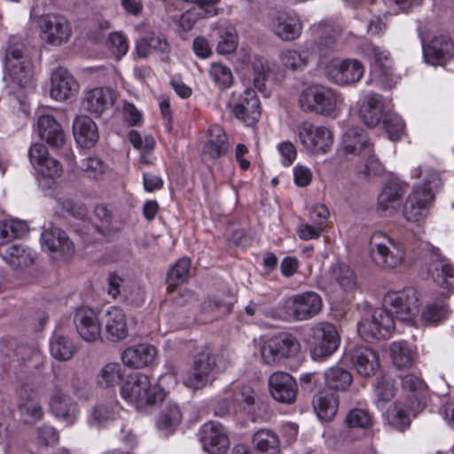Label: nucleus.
<instances>
[{"label": "nucleus", "mask_w": 454, "mask_h": 454, "mask_svg": "<svg viewBox=\"0 0 454 454\" xmlns=\"http://www.w3.org/2000/svg\"><path fill=\"white\" fill-rule=\"evenodd\" d=\"M28 227L25 222L19 220H9L0 222V247L12 240L14 238L21 237L27 232Z\"/></svg>", "instance_id": "47"}, {"label": "nucleus", "mask_w": 454, "mask_h": 454, "mask_svg": "<svg viewBox=\"0 0 454 454\" xmlns=\"http://www.w3.org/2000/svg\"><path fill=\"white\" fill-rule=\"evenodd\" d=\"M310 342L314 358L325 357L336 351L340 336L336 327L330 323L321 322L310 329Z\"/></svg>", "instance_id": "13"}, {"label": "nucleus", "mask_w": 454, "mask_h": 454, "mask_svg": "<svg viewBox=\"0 0 454 454\" xmlns=\"http://www.w3.org/2000/svg\"><path fill=\"white\" fill-rule=\"evenodd\" d=\"M236 401L246 405V408L250 411L254 410L256 404L257 395L254 390L249 386H243L235 393Z\"/></svg>", "instance_id": "64"}, {"label": "nucleus", "mask_w": 454, "mask_h": 454, "mask_svg": "<svg viewBox=\"0 0 454 454\" xmlns=\"http://www.w3.org/2000/svg\"><path fill=\"white\" fill-rule=\"evenodd\" d=\"M50 409L52 414L67 426L74 425L79 416V407L70 396L56 387L50 398Z\"/></svg>", "instance_id": "22"}, {"label": "nucleus", "mask_w": 454, "mask_h": 454, "mask_svg": "<svg viewBox=\"0 0 454 454\" xmlns=\"http://www.w3.org/2000/svg\"><path fill=\"white\" fill-rule=\"evenodd\" d=\"M382 122L391 140L400 138L404 129L403 121L400 116L395 114H386Z\"/></svg>", "instance_id": "57"}, {"label": "nucleus", "mask_w": 454, "mask_h": 454, "mask_svg": "<svg viewBox=\"0 0 454 454\" xmlns=\"http://www.w3.org/2000/svg\"><path fill=\"white\" fill-rule=\"evenodd\" d=\"M369 255L375 265L383 270H394L403 264L406 248L403 242L377 231L369 242Z\"/></svg>", "instance_id": "3"}, {"label": "nucleus", "mask_w": 454, "mask_h": 454, "mask_svg": "<svg viewBox=\"0 0 454 454\" xmlns=\"http://www.w3.org/2000/svg\"><path fill=\"white\" fill-rule=\"evenodd\" d=\"M219 42L216 51L220 54H230L238 47V36L236 30L231 26L220 27L217 28Z\"/></svg>", "instance_id": "50"}, {"label": "nucleus", "mask_w": 454, "mask_h": 454, "mask_svg": "<svg viewBox=\"0 0 454 454\" xmlns=\"http://www.w3.org/2000/svg\"><path fill=\"white\" fill-rule=\"evenodd\" d=\"M313 30L317 35L314 47L320 51L333 49L342 32L340 26L326 22L314 26Z\"/></svg>", "instance_id": "36"}, {"label": "nucleus", "mask_w": 454, "mask_h": 454, "mask_svg": "<svg viewBox=\"0 0 454 454\" xmlns=\"http://www.w3.org/2000/svg\"><path fill=\"white\" fill-rule=\"evenodd\" d=\"M390 356L394 365L398 369H410L415 359L414 351L403 340L395 341L391 344Z\"/></svg>", "instance_id": "42"}, {"label": "nucleus", "mask_w": 454, "mask_h": 454, "mask_svg": "<svg viewBox=\"0 0 454 454\" xmlns=\"http://www.w3.org/2000/svg\"><path fill=\"white\" fill-rule=\"evenodd\" d=\"M433 263L431 268L434 281L442 287L449 288L451 285L450 279L454 278V267L448 259L442 257L438 250L433 253Z\"/></svg>", "instance_id": "38"}, {"label": "nucleus", "mask_w": 454, "mask_h": 454, "mask_svg": "<svg viewBox=\"0 0 454 454\" xmlns=\"http://www.w3.org/2000/svg\"><path fill=\"white\" fill-rule=\"evenodd\" d=\"M339 102L340 96L332 88L312 84L301 92L298 106L303 112L329 116L335 112Z\"/></svg>", "instance_id": "4"}, {"label": "nucleus", "mask_w": 454, "mask_h": 454, "mask_svg": "<svg viewBox=\"0 0 454 454\" xmlns=\"http://www.w3.org/2000/svg\"><path fill=\"white\" fill-rule=\"evenodd\" d=\"M119 411L120 406L115 399L99 403L90 410L88 423L91 427H100L105 423L115 419Z\"/></svg>", "instance_id": "37"}, {"label": "nucleus", "mask_w": 454, "mask_h": 454, "mask_svg": "<svg viewBox=\"0 0 454 454\" xmlns=\"http://www.w3.org/2000/svg\"><path fill=\"white\" fill-rule=\"evenodd\" d=\"M41 243L43 249L57 259H67L74 254V245L67 232L53 223L43 227Z\"/></svg>", "instance_id": "14"}, {"label": "nucleus", "mask_w": 454, "mask_h": 454, "mask_svg": "<svg viewBox=\"0 0 454 454\" xmlns=\"http://www.w3.org/2000/svg\"><path fill=\"white\" fill-rule=\"evenodd\" d=\"M253 444L261 454H279L280 441L278 434L270 429H260L253 435Z\"/></svg>", "instance_id": "40"}, {"label": "nucleus", "mask_w": 454, "mask_h": 454, "mask_svg": "<svg viewBox=\"0 0 454 454\" xmlns=\"http://www.w3.org/2000/svg\"><path fill=\"white\" fill-rule=\"evenodd\" d=\"M284 307L294 320H309L320 312L322 299L317 293L308 291L288 297L285 300Z\"/></svg>", "instance_id": "10"}, {"label": "nucleus", "mask_w": 454, "mask_h": 454, "mask_svg": "<svg viewBox=\"0 0 454 454\" xmlns=\"http://www.w3.org/2000/svg\"><path fill=\"white\" fill-rule=\"evenodd\" d=\"M182 413L176 404L166 406L160 413L157 427L166 435L171 434L180 424Z\"/></svg>", "instance_id": "45"}, {"label": "nucleus", "mask_w": 454, "mask_h": 454, "mask_svg": "<svg viewBox=\"0 0 454 454\" xmlns=\"http://www.w3.org/2000/svg\"><path fill=\"white\" fill-rule=\"evenodd\" d=\"M339 152L347 159H352L372 153L373 145L361 128L355 127L348 129L343 135Z\"/></svg>", "instance_id": "21"}, {"label": "nucleus", "mask_w": 454, "mask_h": 454, "mask_svg": "<svg viewBox=\"0 0 454 454\" xmlns=\"http://www.w3.org/2000/svg\"><path fill=\"white\" fill-rule=\"evenodd\" d=\"M115 102L114 91L108 87H98L84 92L82 107L88 113L99 117Z\"/></svg>", "instance_id": "24"}, {"label": "nucleus", "mask_w": 454, "mask_h": 454, "mask_svg": "<svg viewBox=\"0 0 454 454\" xmlns=\"http://www.w3.org/2000/svg\"><path fill=\"white\" fill-rule=\"evenodd\" d=\"M395 329L392 317L380 309H374L370 317L358 324V333L366 341L385 339Z\"/></svg>", "instance_id": "15"}, {"label": "nucleus", "mask_w": 454, "mask_h": 454, "mask_svg": "<svg viewBox=\"0 0 454 454\" xmlns=\"http://www.w3.org/2000/svg\"><path fill=\"white\" fill-rule=\"evenodd\" d=\"M210 76L215 83L221 89H226L232 83V74L229 67L221 64H213Z\"/></svg>", "instance_id": "58"}, {"label": "nucleus", "mask_w": 454, "mask_h": 454, "mask_svg": "<svg viewBox=\"0 0 454 454\" xmlns=\"http://www.w3.org/2000/svg\"><path fill=\"white\" fill-rule=\"evenodd\" d=\"M37 440L43 446H55L59 442V433L52 426L43 425L37 429Z\"/></svg>", "instance_id": "61"}, {"label": "nucleus", "mask_w": 454, "mask_h": 454, "mask_svg": "<svg viewBox=\"0 0 454 454\" xmlns=\"http://www.w3.org/2000/svg\"><path fill=\"white\" fill-rule=\"evenodd\" d=\"M107 46L110 51L120 59L123 57L129 49L126 37L118 32L111 33L108 36Z\"/></svg>", "instance_id": "59"}, {"label": "nucleus", "mask_w": 454, "mask_h": 454, "mask_svg": "<svg viewBox=\"0 0 454 454\" xmlns=\"http://www.w3.org/2000/svg\"><path fill=\"white\" fill-rule=\"evenodd\" d=\"M324 376L325 386L336 391H346L353 381L350 372L338 365L328 368Z\"/></svg>", "instance_id": "39"}, {"label": "nucleus", "mask_w": 454, "mask_h": 454, "mask_svg": "<svg viewBox=\"0 0 454 454\" xmlns=\"http://www.w3.org/2000/svg\"><path fill=\"white\" fill-rule=\"evenodd\" d=\"M191 262L188 258H181L177 262L168 270L167 275V283L168 284V291L170 292V287L176 286L184 283L189 274Z\"/></svg>", "instance_id": "51"}, {"label": "nucleus", "mask_w": 454, "mask_h": 454, "mask_svg": "<svg viewBox=\"0 0 454 454\" xmlns=\"http://www.w3.org/2000/svg\"><path fill=\"white\" fill-rule=\"evenodd\" d=\"M74 136L82 147L93 145L98 139L97 125L86 115L78 116L73 123Z\"/></svg>", "instance_id": "35"}, {"label": "nucleus", "mask_w": 454, "mask_h": 454, "mask_svg": "<svg viewBox=\"0 0 454 454\" xmlns=\"http://www.w3.org/2000/svg\"><path fill=\"white\" fill-rule=\"evenodd\" d=\"M0 256L12 270H23L35 262V253L23 244H12L1 248Z\"/></svg>", "instance_id": "29"}, {"label": "nucleus", "mask_w": 454, "mask_h": 454, "mask_svg": "<svg viewBox=\"0 0 454 454\" xmlns=\"http://www.w3.org/2000/svg\"><path fill=\"white\" fill-rule=\"evenodd\" d=\"M441 186V179L437 172L427 170L422 185H418L408 196L403 214L409 222H419L427 214L428 207L434 199V192Z\"/></svg>", "instance_id": "2"}, {"label": "nucleus", "mask_w": 454, "mask_h": 454, "mask_svg": "<svg viewBox=\"0 0 454 454\" xmlns=\"http://www.w3.org/2000/svg\"><path fill=\"white\" fill-rule=\"evenodd\" d=\"M199 439L202 449L208 454H224L230 440L224 427L218 422L205 423L199 430Z\"/></svg>", "instance_id": "18"}, {"label": "nucleus", "mask_w": 454, "mask_h": 454, "mask_svg": "<svg viewBox=\"0 0 454 454\" xmlns=\"http://www.w3.org/2000/svg\"><path fill=\"white\" fill-rule=\"evenodd\" d=\"M50 350L56 359L67 361L74 356L75 348L67 337L55 333L50 341Z\"/></svg>", "instance_id": "46"}, {"label": "nucleus", "mask_w": 454, "mask_h": 454, "mask_svg": "<svg viewBox=\"0 0 454 454\" xmlns=\"http://www.w3.org/2000/svg\"><path fill=\"white\" fill-rule=\"evenodd\" d=\"M383 109L384 103L380 95H368L359 110L361 121L369 128L376 127L381 120L383 121Z\"/></svg>", "instance_id": "34"}, {"label": "nucleus", "mask_w": 454, "mask_h": 454, "mask_svg": "<svg viewBox=\"0 0 454 454\" xmlns=\"http://www.w3.org/2000/svg\"><path fill=\"white\" fill-rule=\"evenodd\" d=\"M35 170L44 177L56 178L59 177L63 173V168L60 162L48 156L43 163L36 167Z\"/></svg>", "instance_id": "60"}, {"label": "nucleus", "mask_w": 454, "mask_h": 454, "mask_svg": "<svg viewBox=\"0 0 454 454\" xmlns=\"http://www.w3.org/2000/svg\"><path fill=\"white\" fill-rule=\"evenodd\" d=\"M373 59L375 65L380 69L382 82L391 88L397 82V79L392 73V65L389 57L379 48H372Z\"/></svg>", "instance_id": "49"}, {"label": "nucleus", "mask_w": 454, "mask_h": 454, "mask_svg": "<svg viewBox=\"0 0 454 454\" xmlns=\"http://www.w3.org/2000/svg\"><path fill=\"white\" fill-rule=\"evenodd\" d=\"M301 349L297 338L287 333L262 340L259 344L261 358L265 364L276 366L295 356Z\"/></svg>", "instance_id": "5"}, {"label": "nucleus", "mask_w": 454, "mask_h": 454, "mask_svg": "<svg viewBox=\"0 0 454 454\" xmlns=\"http://www.w3.org/2000/svg\"><path fill=\"white\" fill-rule=\"evenodd\" d=\"M74 323L79 336L87 342H95L101 337V323L95 310L89 307L76 309Z\"/></svg>", "instance_id": "19"}, {"label": "nucleus", "mask_w": 454, "mask_h": 454, "mask_svg": "<svg viewBox=\"0 0 454 454\" xmlns=\"http://www.w3.org/2000/svg\"><path fill=\"white\" fill-rule=\"evenodd\" d=\"M406 190L405 184L396 181L387 183L378 196V210L386 216L392 215L397 211Z\"/></svg>", "instance_id": "27"}, {"label": "nucleus", "mask_w": 454, "mask_h": 454, "mask_svg": "<svg viewBox=\"0 0 454 454\" xmlns=\"http://www.w3.org/2000/svg\"><path fill=\"white\" fill-rule=\"evenodd\" d=\"M81 171L90 179H101L110 172L109 166L97 156H90L82 160Z\"/></svg>", "instance_id": "48"}, {"label": "nucleus", "mask_w": 454, "mask_h": 454, "mask_svg": "<svg viewBox=\"0 0 454 454\" xmlns=\"http://www.w3.org/2000/svg\"><path fill=\"white\" fill-rule=\"evenodd\" d=\"M42 40L52 46L67 43L72 35V26L67 19L57 13H47L36 19Z\"/></svg>", "instance_id": "9"}, {"label": "nucleus", "mask_w": 454, "mask_h": 454, "mask_svg": "<svg viewBox=\"0 0 454 454\" xmlns=\"http://www.w3.org/2000/svg\"><path fill=\"white\" fill-rule=\"evenodd\" d=\"M37 129L40 137L45 140L51 147H61L66 136L61 125L55 118L49 114H43L37 121Z\"/></svg>", "instance_id": "31"}, {"label": "nucleus", "mask_w": 454, "mask_h": 454, "mask_svg": "<svg viewBox=\"0 0 454 454\" xmlns=\"http://www.w3.org/2000/svg\"><path fill=\"white\" fill-rule=\"evenodd\" d=\"M124 369L120 363L106 364L97 375L98 384L105 388L114 387L121 383L124 377Z\"/></svg>", "instance_id": "41"}, {"label": "nucleus", "mask_w": 454, "mask_h": 454, "mask_svg": "<svg viewBox=\"0 0 454 454\" xmlns=\"http://www.w3.org/2000/svg\"><path fill=\"white\" fill-rule=\"evenodd\" d=\"M390 315L392 318L411 321L419 312V300L416 291L404 288L402 291L388 292L383 298V308H380Z\"/></svg>", "instance_id": "7"}, {"label": "nucleus", "mask_w": 454, "mask_h": 454, "mask_svg": "<svg viewBox=\"0 0 454 454\" xmlns=\"http://www.w3.org/2000/svg\"><path fill=\"white\" fill-rule=\"evenodd\" d=\"M395 390L393 379L386 376H380L377 379L375 391L379 402H389L395 396Z\"/></svg>", "instance_id": "56"}, {"label": "nucleus", "mask_w": 454, "mask_h": 454, "mask_svg": "<svg viewBox=\"0 0 454 454\" xmlns=\"http://www.w3.org/2000/svg\"><path fill=\"white\" fill-rule=\"evenodd\" d=\"M448 314V309L442 301L429 302L422 311V318L428 323H438Z\"/></svg>", "instance_id": "55"}, {"label": "nucleus", "mask_w": 454, "mask_h": 454, "mask_svg": "<svg viewBox=\"0 0 454 454\" xmlns=\"http://www.w3.org/2000/svg\"><path fill=\"white\" fill-rule=\"evenodd\" d=\"M411 413L407 409L406 404L398 403L388 410V419L392 427L397 429L406 428L410 423Z\"/></svg>", "instance_id": "52"}, {"label": "nucleus", "mask_w": 454, "mask_h": 454, "mask_svg": "<svg viewBox=\"0 0 454 454\" xmlns=\"http://www.w3.org/2000/svg\"><path fill=\"white\" fill-rule=\"evenodd\" d=\"M254 70V85L260 90L263 91L265 89V81L267 80L270 68L267 62L258 60L253 64Z\"/></svg>", "instance_id": "62"}, {"label": "nucleus", "mask_w": 454, "mask_h": 454, "mask_svg": "<svg viewBox=\"0 0 454 454\" xmlns=\"http://www.w3.org/2000/svg\"><path fill=\"white\" fill-rule=\"evenodd\" d=\"M333 272L336 282L346 291L353 290L356 286L355 272L347 265H335Z\"/></svg>", "instance_id": "53"}, {"label": "nucleus", "mask_w": 454, "mask_h": 454, "mask_svg": "<svg viewBox=\"0 0 454 454\" xmlns=\"http://www.w3.org/2000/svg\"><path fill=\"white\" fill-rule=\"evenodd\" d=\"M216 367L215 356L212 350L205 348L198 352L194 357L193 366L185 380V385L200 389L215 380Z\"/></svg>", "instance_id": "11"}, {"label": "nucleus", "mask_w": 454, "mask_h": 454, "mask_svg": "<svg viewBox=\"0 0 454 454\" xmlns=\"http://www.w3.org/2000/svg\"><path fill=\"white\" fill-rule=\"evenodd\" d=\"M106 337L111 342H120L127 338L129 329L124 311L119 307H111L106 313Z\"/></svg>", "instance_id": "28"}, {"label": "nucleus", "mask_w": 454, "mask_h": 454, "mask_svg": "<svg viewBox=\"0 0 454 454\" xmlns=\"http://www.w3.org/2000/svg\"><path fill=\"white\" fill-rule=\"evenodd\" d=\"M20 411L27 423L34 424L43 417V410L37 403H23L20 406Z\"/></svg>", "instance_id": "63"}, {"label": "nucleus", "mask_w": 454, "mask_h": 454, "mask_svg": "<svg viewBox=\"0 0 454 454\" xmlns=\"http://www.w3.org/2000/svg\"><path fill=\"white\" fill-rule=\"evenodd\" d=\"M232 306V301H225L216 296L207 297L200 303L199 320L202 323L217 320L230 314Z\"/></svg>", "instance_id": "32"}, {"label": "nucleus", "mask_w": 454, "mask_h": 454, "mask_svg": "<svg viewBox=\"0 0 454 454\" xmlns=\"http://www.w3.org/2000/svg\"><path fill=\"white\" fill-rule=\"evenodd\" d=\"M299 138L302 145L313 153H325L333 145L332 132L325 127H316L309 121L298 126Z\"/></svg>", "instance_id": "16"}, {"label": "nucleus", "mask_w": 454, "mask_h": 454, "mask_svg": "<svg viewBox=\"0 0 454 454\" xmlns=\"http://www.w3.org/2000/svg\"><path fill=\"white\" fill-rule=\"evenodd\" d=\"M302 27L301 20L293 12H279L272 17L270 22L273 34L286 42L298 39L301 35Z\"/></svg>", "instance_id": "20"}, {"label": "nucleus", "mask_w": 454, "mask_h": 454, "mask_svg": "<svg viewBox=\"0 0 454 454\" xmlns=\"http://www.w3.org/2000/svg\"><path fill=\"white\" fill-rule=\"evenodd\" d=\"M26 46L23 39L12 35L9 38L4 55V69L12 82L20 88L31 84L30 72L25 65Z\"/></svg>", "instance_id": "6"}, {"label": "nucleus", "mask_w": 454, "mask_h": 454, "mask_svg": "<svg viewBox=\"0 0 454 454\" xmlns=\"http://www.w3.org/2000/svg\"><path fill=\"white\" fill-rule=\"evenodd\" d=\"M268 387L271 397L278 403L293 404L298 395L296 380L288 372L278 371L268 379Z\"/></svg>", "instance_id": "17"}, {"label": "nucleus", "mask_w": 454, "mask_h": 454, "mask_svg": "<svg viewBox=\"0 0 454 454\" xmlns=\"http://www.w3.org/2000/svg\"><path fill=\"white\" fill-rule=\"evenodd\" d=\"M229 143L222 127L213 125L208 129V140L205 144L202 155L205 159L216 160L227 153Z\"/></svg>", "instance_id": "33"}, {"label": "nucleus", "mask_w": 454, "mask_h": 454, "mask_svg": "<svg viewBox=\"0 0 454 454\" xmlns=\"http://www.w3.org/2000/svg\"><path fill=\"white\" fill-rule=\"evenodd\" d=\"M423 55L431 65H443L454 57V42L447 35L434 36L423 45Z\"/></svg>", "instance_id": "26"}, {"label": "nucleus", "mask_w": 454, "mask_h": 454, "mask_svg": "<svg viewBox=\"0 0 454 454\" xmlns=\"http://www.w3.org/2000/svg\"><path fill=\"white\" fill-rule=\"evenodd\" d=\"M350 362L357 373L363 377H370L380 367L377 353L367 347H358L351 350Z\"/></svg>", "instance_id": "30"}, {"label": "nucleus", "mask_w": 454, "mask_h": 454, "mask_svg": "<svg viewBox=\"0 0 454 454\" xmlns=\"http://www.w3.org/2000/svg\"><path fill=\"white\" fill-rule=\"evenodd\" d=\"M121 395L139 410L163 401L165 396L163 389L158 384L140 372L129 375L121 387Z\"/></svg>", "instance_id": "1"}, {"label": "nucleus", "mask_w": 454, "mask_h": 454, "mask_svg": "<svg viewBox=\"0 0 454 454\" xmlns=\"http://www.w3.org/2000/svg\"><path fill=\"white\" fill-rule=\"evenodd\" d=\"M315 50L313 48L305 47L301 51L286 50L280 54L282 65L291 70L303 68L309 63V59Z\"/></svg>", "instance_id": "44"}, {"label": "nucleus", "mask_w": 454, "mask_h": 454, "mask_svg": "<svg viewBox=\"0 0 454 454\" xmlns=\"http://www.w3.org/2000/svg\"><path fill=\"white\" fill-rule=\"evenodd\" d=\"M313 407L321 420L330 421L337 413L338 402L330 394L318 393L313 400Z\"/></svg>", "instance_id": "43"}, {"label": "nucleus", "mask_w": 454, "mask_h": 454, "mask_svg": "<svg viewBox=\"0 0 454 454\" xmlns=\"http://www.w3.org/2000/svg\"><path fill=\"white\" fill-rule=\"evenodd\" d=\"M349 428H370L372 426L371 414L363 409H353L348 411L345 419Z\"/></svg>", "instance_id": "54"}, {"label": "nucleus", "mask_w": 454, "mask_h": 454, "mask_svg": "<svg viewBox=\"0 0 454 454\" xmlns=\"http://www.w3.org/2000/svg\"><path fill=\"white\" fill-rule=\"evenodd\" d=\"M364 72L363 64L355 59H332L325 67V75L337 85H350L361 80Z\"/></svg>", "instance_id": "12"}, {"label": "nucleus", "mask_w": 454, "mask_h": 454, "mask_svg": "<svg viewBox=\"0 0 454 454\" xmlns=\"http://www.w3.org/2000/svg\"><path fill=\"white\" fill-rule=\"evenodd\" d=\"M50 96L57 101H65L73 98L79 90V84L72 74L59 67L51 73Z\"/></svg>", "instance_id": "23"}, {"label": "nucleus", "mask_w": 454, "mask_h": 454, "mask_svg": "<svg viewBox=\"0 0 454 454\" xmlns=\"http://www.w3.org/2000/svg\"><path fill=\"white\" fill-rule=\"evenodd\" d=\"M227 108L247 126L254 125L261 117V106L256 92L251 88L231 93Z\"/></svg>", "instance_id": "8"}, {"label": "nucleus", "mask_w": 454, "mask_h": 454, "mask_svg": "<svg viewBox=\"0 0 454 454\" xmlns=\"http://www.w3.org/2000/svg\"><path fill=\"white\" fill-rule=\"evenodd\" d=\"M157 356V349L153 345L140 343L126 348L121 359L123 364L131 369H142L151 365Z\"/></svg>", "instance_id": "25"}]
</instances>
